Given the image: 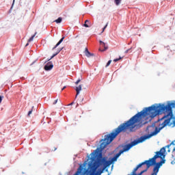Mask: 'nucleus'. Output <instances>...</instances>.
I'll return each instance as SVG.
<instances>
[{"label": "nucleus", "instance_id": "18", "mask_svg": "<svg viewBox=\"0 0 175 175\" xmlns=\"http://www.w3.org/2000/svg\"><path fill=\"white\" fill-rule=\"evenodd\" d=\"M110 64H111V60H109V61L107 63V64H106V66H105V68H107L108 66H110Z\"/></svg>", "mask_w": 175, "mask_h": 175}, {"label": "nucleus", "instance_id": "3", "mask_svg": "<svg viewBox=\"0 0 175 175\" xmlns=\"http://www.w3.org/2000/svg\"><path fill=\"white\" fill-rule=\"evenodd\" d=\"M122 147H123V149L121 150V151H122V152L129 151V150H131V148H132V142H131L130 144H128L126 145H124V146H122Z\"/></svg>", "mask_w": 175, "mask_h": 175}, {"label": "nucleus", "instance_id": "13", "mask_svg": "<svg viewBox=\"0 0 175 175\" xmlns=\"http://www.w3.org/2000/svg\"><path fill=\"white\" fill-rule=\"evenodd\" d=\"M104 170L99 169L98 172H96V171L94 172V175H100L102 173H103Z\"/></svg>", "mask_w": 175, "mask_h": 175}, {"label": "nucleus", "instance_id": "26", "mask_svg": "<svg viewBox=\"0 0 175 175\" xmlns=\"http://www.w3.org/2000/svg\"><path fill=\"white\" fill-rule=\"evenodd\" d=\"M131 51V49H128L126 51V53H128V51Z\"/></svg>", "mask_w": 175, "mask_h": 175}, {"label": "nucleus", "instance_id": "12", "mask_svg": "<svg viewBox=\"0 0 175 175\" xmlns=\"http://www.w3.org/2000/svg\"><path fill=\"white\" fill-rule=\"evenodd\" d=\"M61 50H62V49H58L57 50L56 53L53 54V55L51 56V57L50 59H52V58H54V57H55V55H58V54H59V53H61Z\"/></svg>", "mask_w": 175, "mask_h": 175}, {"label": "nucleus", "instance_id": "8", "mask_svg": "<svg viewBox=\"0 0 175 175\" xmlns=\"http://www.w3.org/2000/svg\"><path fill=\"white\" fill-rule=\"evenodd\" d=\"M92 24H91V22H90V21L88 20H86L85 21V23L83 25V26L85 27V28H90V27H92Z\"/></svg>", "mask_w": 175, "mask_h": 175}, {"label": "nucleus", "instance_id": "25", "mask_svg": "<svg viewBox=\"0 0 175 175\" xmlns=\"http://www.w3.org/2000/svg\"><path fill=\"white\" fill-rule=\"evenodd\" d=\"M65 88H66V86H64V87L62 89V91H64V90H65Z\"/></svg>", "mask_w": 175, "mask_h": 175}, {"label": "nucleus", "instance_id": "10", "mask_svg": "<svg viewBox=\"0 0 175 175\" xmlns=\"http://www.w3.org/2000/svg\"><path fill=\"white\" fill-rule=\"evenodd\" d=\"M75 90L77 92L76 98H77V95H79L80 94V91H81V85L76 87Z\"/></svg>", "mask_w": 175, "mask_h": 175}, {"label": "nucleus", "instance_id": "20", "mask_svg": "<svg viewBox=\"0 0 175 175\" xmlns=\"http://www.w3.org/2000/svg\"><path fill=\"white\" fill-rule=\"evenodd\" d=\"M117 161V158L115 157H113L112 158V159H111V161L112 162H114V161Z\"/></svg>", "mask_w": 175, "mask_h": 175}, {"label": "nucleus", "instance_id": "27", "mask_svg": "<svg viewBox=\"0 0 175 175\" xmlns=\"http://www.w3.org/2000/svg\"><path fill=\"white\" fill-rule=\"evenodd\" d=\"M73 105V102L70 104V106H72Z\"/></svg>", "mask_w": 175, "mask_h": 175}, {"label": "nucleus", "instance_id": "1", "mask_svg": "<svg viewBox=\"0 0 175 175\" xmlns=\"http://www.w3.org/2000/svg\"><path fill=\"white\" fill-rule=\"evenodd\" d=\"M128 131H132V118H131L126 122L120 124L116 129H113V131L105 135V138L100 140V150L101 151L105 150L113 140L116 139V136H118L120 133H125Z\"/></svg>", "mask_w": 175, "mask_h": 175}, {"label": "nucleus", "instance_id": "16", "mask_svg": "<svg viewBox=\"0 0 175 175\" xmlns=\"http://www.w3.org/2000/svg\"><path fill=\"white\" fill-rule=\"evenodd\" d=\"M115 3L117 6L121 3V0H115Z\"/></svg>", "mask_w": 175, "mask_h": 175}, {"label": "nucleus", "instance_id": "11", "mask_svg": "<svg viewBox=\"0 0 175 175\" xmlns=\"http://www.w3.org/2000/svg\"><path fill=\"white\" fill-rule=\"evenodd\" d=\"M85 54L86 57H91L92 55H93L92 53H90L88 48H85Z\"/></svg>", "mask_w": 175, "mask_h": 175}, {"label": "nucleus", "instance_id": "21", "mask_svg": "<svg viewBox=\"0 0 175 175\" xmlns=\"http://www.w3.org/2000/svg\"><path fill=\"white\" fill-rule=\"evenodd\" d=\"M80 81H81V80L78 79V80L75 82V84L77 85V84H79V83H80Z\"/></svg>", "mask_w": 175, "mask_h": 175}, {"label": "nucleus", "instance_id": "17", "mask_svg": "<svg viewBox=\"0 0 175 175\" xmlns=\"http://www.w3.org/2000/svg\"><path fill=\"white\" fill-rule=\"evenodd\" d=\"M107 25H109V23H107L105 26L103 28V31L102 32H105V30L106 29V28H107Z\"/></svg>", "mask_w": 175, "mask_h": 175}, {"label": "nucleus", "instance_id": "14", "mask_svg": "<svg viewBox=\"0 0 175 175\" xmlns=\"http://www.w3.org/2000/svg\"><path fill=\"white\" fill-rule=\"evenodd\" d=\"M55 23H57V24H60V23H62V18L59 17L55 21Z\"/></svg>", "mask_w": 175, "mask_h": 175}, {"label": "nucleus", "instance_id": "4", "mask_svg": "<svg viewBox=\"0 0 175 175\" xmlns=\"http://www.w3.org/2000/svg\"><path fill=\"white\" fill-rule=\"evenodd\" d=\"M74 175H84L83 173V167L80 166L78 169L76 173Z\"/></svg>", "mask_w": 175, "mask_h": 175}, {"label": "nucleus", "instance_id": "6", "mask_svg": "<svg viewBox=\"0 0 175 175\" xmlns=\"http://www.w3.org/2000/svg\"><path fill=\"white\" fill-rule=\"evenodd\" d=\"M64 39H65V36L62 37L60 40L55 44V46L53 48L52 50H55V49H57V46H59V44H61L62 43V42H64Z\"/></svg>", "mask_w": 175, "mask_h": 175}, {"label": "nucleus", "instance_id": "15", "mask_svg": "<svg viewBox=\"0 0 175 175\" xmlns=\"http://www.w3.org/2000/svg\"><path fill=\"white\" fill-rule=\"evenodd\" d=\"M123 152H122V151L120 150L119 151V152L116 154V158H118V157H120V155H121V154H122Z\"/></svg>", "mask_w": 175, "mask_h": 175}, {"label": "nucleus", "instance_id": "28", "mask_svg": "<svg viewBox=\"0 0 175 175\" xmlns=\"http://www.w3.org/2000/svg\"><path fill=\"white\" fill-rule=\"evenodd\" d=\"M56 150H57V148H55L54 151H55Z\"/></svg>", "mask_w": 175, "mask_h": 175}, {"label": "nucleus", "instance_id": "19", "mask_svg": "<svg viewBox=\"0 0 175 175\" xmlns=\"http://www.w3.org/2000/svg\"><path fill=\"white\" fill-rule=\"evenodd\" d=\"M120 59H121V57H119L118 59H113V62H118V61H120Z\"/></svg>", "mask_w": 175, "mask_h": 175}, {"label": "nucleus", "instance_id": "2", "mask_svg": "<svg viewBox=\"0 0 175 175\" xmlns=\"http://www.w3.org/2000/svg\"><path fill=\"white\" fill-rule=\"evenodd\" d=\"M100 48H99V51H106L109 49L107 46H106V44L103 42L102 40H100Z\"/></svg>", "mask_w": 175, "mask_h": 175}, {"label": "nucleus", "instance_id": "9", "mask_svg": "<svg viewBox=\"0 0 175 175\" xmlns=\"http://www.w3.org/2000/svg\"><path fill=\"white\" fill-rule=\"evenodd\" d=\"M53 67H54V66L53 64H50V65L46 64L44 66V69L45 70H51L52 68H53Z\"/></svg>", "mask_w": 175, "mask_h": 175}, {"label": "nucleus", "instance_id": "5", "mask_svg": "<svg viewBox=\"0 0 175 175\" xmlns=\"http://www.w3.org/2000/svg\"><path fill=\"white\" fill-rule=\"evenodd\" d=\"M111 165V161H106L104 162L103 170H105L106 167H108V166H110Z\"/></svg>", "mask_w": 175, "mask_h": 175}, {"label": "nucleus", "instance_id": "24", "mask_svg": "<svg viewBox=\"0 0 175 175\" xmlns=\"http://www.w3.org/2000/svg\"><path fill=\"white\" fill-rule=\"evenodd\" d=\"M58 102V99L55 100L54 102H53V105H57V103Z\"/></svg>", "mask_w": 175, "mask_h": 175}, {"label": "nucleus", "instance_id": "22", "mask_svg": "<svg viewBox=\"0 0 175 175\" xmlns=\"http://www.w3.org/2000/svg\"><path fill=\"white\" fill-rule=\"evenodd\" d=\"M2 99H3V96H0V103H1Z\"/></svg>", "mask_w": 175, "mask_h": 175}, {"label": "nucleus", "instance_id": "23", "mask_svg": "<svg viewBox=\"0 0 175 175\" xmlns=\"http://www.w3.org/2000/svg\"><path fill=\"white\" fill-rule=\"evenodd\" d=\"M32 114V109L28 112V116H31Z\"/></svg>", "mask_w": 175, "mask_h": 175}, {"label": "nucleus", "instance_id": "7", "mask_svg": "<svg viewBox=\"0 0 175 175\" xmlns=\"http://www.w3.org/2000/svg\"><path fill=\"white\" fill-rule=\"evenodd\" d=\"M36 35H38V32H36V33H34V35L32 36L28 40V42L26 44L25 47H27V46L29 45V42H32V40H33V38H35V36H36Z\"/></svg>", "mask_w": 175, "mask_h": 175}]
</instances>
